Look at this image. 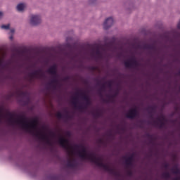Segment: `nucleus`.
Returning a JSON list of instances; mask_svg holds the SVG:
<instances>
[{"label":"nucleus","instance_id":"a19ab883","mask_svg":"<svg viewBox=\"0 0 180 180\" xmlns=\"http://www.w3.org/2000/svg\"><path fill=\"white\" fill-rule=\"evenodd\" d=\"M174 180H180V177H176Z\"/></svg>","mask_w":180,"mask_h":180},{"label":"nucleus","instance_id":"c756f323","mask_svg":"<svg viewBox=\"0 0 180 180\" xmlns=\"http://www.w3.org/2000/svg\"><path fill=\"white\" fill-rule=\"evenodd\" d=\"M15 53H17V54L20 55V54H23V53H25V51H19L18 49H15Z\"/></svg>","mask_w":180,"mask_h":180},{"label":"nucleus","instance_id":"f257e3e1","mask_svg":"<svg viewBox=\"0 0 180 180\" xmlns=\"http://www.w3.org/2000/svg\"><path fill=\"white\" fill-rule=\"evenodd\" d=\"M58 144H60V147L67 150L70 154H74V151L71 150L82 148V150L77 151V155L81 160H89L91 162L96 164L97 167L103 168L104 171L113 175V176L115 177V180H123V179H122V174H120L119 171L113 167H110L109 165L103 163V159L102 158L96 157L94 153H88L86 147H85L84 144L75 145L74 147H72L70 145V141L63 136H60L59 139Z\"/></svg>","mask_w":180,"mask_h":180},{"label":"nucleus","instance_id":"9b49d317","mask_svg":"<svg viewBox=\"0 0 180 180\" xmlns=\"http://www.w3.org/2000/svg\"><path fill=\"white\" fill-rule=\"evenodd\" d=\"M47 72H49V74H51L52 77H57V75H58L57 73V65H53L51 68L48 69Z\"/></svg>","mask_w":180,"mask_h":180},{"label":"nucleus","instance_id":"bb28decb","mask_svg":"<svg viewBox=\"0 0 180 180\" xmlns=\"http://www.w3.org/2000/svg\"><path fill=\"white\" fill-rule=\"evenodd\" d=\"M127 176H133V170H131V168H127Z\"/></svg>","mask_w":180,"mask_h":180},{"label":"nucleus","instance_id":"473e14b6","mask_svg":"<svg viewBox=\"0 0 180 180\" xmlns=\"http://www.w3.org/2000/svg\"><path fill=\"white\" fill-rule=\"evenodd\" d=\"M96 81L97 82L98 86H101V81H99V79H96Z\"/></svg>","mask_w":180,"mask_h":180},{"label":"nucleus","instance_id":"4be33fe9","mask_svg":"<svg viewBox=\"0 0 180 180\" xmlns=\"http://www.w3.org/2000/svg\"><path fill=\"white\" fill-rule=\"evenodd\" d=\"M162 178H163V179H171V174H169V172H166L162 174Z\"/></svg>","mask_w":180,"mask_h":180},{"label":"nucleus","instance_id":"58836bf2","mask_svg":"<svg viewBox=\"0 0 180 180\" xmlns=\"http://www.w3.org/2000/svg\"><path fill=\"white\" fill-rule=\"evenodd\" d=\"M63 79H64V81H68V79H70V77H66Z\"/></svg>","mask_w":180,"mask_h":180},{"label":"nucleus","instance_id":"1a4fd4ad","mask_svg":"<svg viewBox=\"0 0 180 180\" xmlns=\"http://www.w3.org/2000/svg\"><path fill=\"white\" fill-rule=\"evenodd\" d=\"M113 23H115V21L113 20V18L112 17L107 18L103 23V27L105 30H108L109 27L113 26Z\"/></svg>","mask_w":180,"mask_h":180},{"label":"nucleus","instance_id":"37998d69","mask_svg":"<svg viewBox=\"0 0 180 180\" xmlns=\"http://www.w3.org/2000/svg\"><path fill=\"white\" fill-rule=\"evenodd\" d=\"M110 136H112V134H111V133L110 134Z\"/></svg>","mask_w":180,"mask_h":180},{"label":"nucleus","instance_id":"9d476101","mask_svg":"<svg viewBox=\"0 0 180 180\" xmlns=\"http://www.w3.org/2000/svg\"><path fill=\"white\" fill-rule=\"evenodd\" d=\"M137 49H143V50H152L153 51H155V46L154 44H145L143 45L138 44L136 46Z\"/></svg>","mask_w":180,"mask_h":180},{"label":"nucleus","instance_id":"cd10ccee","mask_svg":"<svg viewBox=\"0 0 180 180\" xmlns=\"http://www.w3.org/2000/svg\"><path fill=\"white\" fill-rule=\"evenodd\" d=\"M1 27L2 29H4L5 30H8L9 27H11V25L9 24L5 25H3L1 26Z\"/></svg>","mask_w":180,"mask_h":180},{"label":"nucleus","instance_id":"7ed1b4c3","mask_svg":"<svg viewBox=\"0 0 180 180\" xmlns=\"http://www.w3.org/2000/svg\"><path fill=\"white\" fill-rule=\"evenodd\" d=\"M76 95H80L82 96V99L85 101L84 105H79L77 106V104L78 103V98L73 97L72 98V105L75 106L76 109H78L80 110V112H84V110H86L91 105H92V101H91V98H89V96L86 95L85 93H76Z\"/></svg>","mask_w":180,"mask_h":180},{"label":"nucleus","instance_id":"423d86ee","mask_svg":"<svg viewBox=\"0 0 180 180\" xmlns=\"http://www.w3.org/2000/svg\"><path fill=\"white\" fill-rule=\"evenodd\" d=\"M30 77V81H32L33 78H43L44 77V73H43V71L41 70H34V72L29 74Z\"/></svg>","mask_w":180,"mask_h":180},{"label":"nucleus","instance_id":"20e7f679","mask_svg":"<svg viewBox=\"0 0 180 180\" xmlns=\"http://www.w3.org/2000/svg\"><path fill=\"white\" fill-rule=\"evenodd\" d=\"M126 68H137L140 67V63L136 60V57L132 56L129 60L124 62Z\"/></svg>","mask_w":180,"mask_h":180},{"label":"nucleus","instance_id":"f03ea898","mask_svg":"<svg viewBox=\"0 0 180 180\" xmlns=\"http://www.w3.org/2000/svg\"><path fill=\"white\" fill-rule=\"evenodd\" d=\"M6 116H9L8 122L10 123L20 124L22 129L26 130L28 133H31V134H33V136H35V137L41 140V141H44L48 146H53V142H51V140L49 138L47 134L43 133L41 131H38L37 124H39V120L37 118L33 119L29 124V122H27V117H26L25 115H18L19 119L17 120H15V115L11 112H8Z\"/></svg>","mask_w":180,"mask_h":180},{"label":"nucleus","instance_id":"4468645a","mask_svg":"<svg viewBox=\"0 0 180 180\" xmlns=\"http://www.w3.org/2000/svg\"><path fill=\"white\" fill-rule=\"evenodd\" d=\"M78 165L77 163V160L75 159L72 158L68 160L67 167L69 168H76V167Z\"/></svg>","mask_w":180,"mask_h":180},{"label":"nucleus","instance_id":"72a5a7b5","mask_svg":"<svg viewBox=\"0 0 180 180\" xmlns=\"http://www.w3.org/2000/svg\"><path fill=\"white\" fill-rule=\"evenodd\" d=\"M107 84H108L109 88H112V82H107Z\"/></svg>","mask_w":180,"mask_h":180},{"label":"nucleus","instance_id":"393cba45","mask_svg":"<svg viewBox=\"0 0 180 180\" xmlns=\"http://www.w3.org/2000/svg\"><path fill=\"white\" fill-rule=\"evenodd\" d=\"M105 88H106V86H105V84H103L101 85V87L98 90V94L100 95V96H102V91H105Z\"/></svg>","mask_w":180,"mask_h":180},{"label":"nucleus","instance_id":"f8f14e48","mask_svg":"<svg viewBox=\"0 0 180 180\" xmlns=\"http://www.w3.org/2000/svg\"><path fill=\"white\" fill-rule=\"evenodd\" d=\"M123 160H124V164H125V167L126 168H133V167L134 166V164L133 162V160H131L130 158H127L126 156H124Z\"/></svg>","mask_w":180,"mask_h":180},{"label":"nucleus","instance_id":"6e6552de","mask_svg":"<svg viewBox=\"0 0 180 180\" xmlns=\"http://www.w3.org/2000/svg\"><path fill=\"white\" fill-rule=\"evenodd\" d=\"M41 18L39 17V15H32L31 16L30 24L32 26H37V25H39V23H41Z\"/></svg>","mask_w":180,"mask_h":180},{"label":"nucleus","instance_id":"c9c22d12","mask_svg":"<svg viewBox=\"0 0 180 180\" xmlns=\"http://www.w3.org/2000/svg\"><path fill=\"white\" fill-rule=\"evenodd\" d=\"M51 136H52V137H56V134L53 132H50Z\"/></svg>","mask_w":180,"mask_h":180},{"label":"nucleus","instance_id":"5701e85b","mask_svg":"<svg viewBox=\"0 0 180 180\" xmlns=\"http://www.w3.org/2000/svg\"><path fill=\"white\" fill-rule=\"evenodd\" d=\"M172 172L176 175L180 174V170L179 168H178V166H175L174 168H172Z\"/></svg>","mask_w":180,"mask_h":180},{"label":"nucleus","instance_id":"c85d7f7f","mask_svg":"<svg viewBox=\"0 0 180 180\" xmlns=\"http://www.w3.org/2000/svg\"><path fill=\"white\" fill-rule=\"evenodd\" d=\"M2 117H4V110L0 108V119H2Z\"/></svg>","mask_w":180,"mask_h":180},{"label":"nucleus","instance_id":"dca6fc26","mask_svg":"<svg viewBox=\"0 0 180 180\" xmlns=\"http://www.w3.org/2000/svg\"><path fill=\"white\" fill-rule=\"evenodd\" d=\"M9 65H11V62L4 64V60L0 59V70H6L9 68Z\"/></svg>","mask_w":180,"mask_h":180},{"label":"nucleus","instance_id":"6ab92c4d","mask_svg":"<svg viewBox=\"0 0 180 180\" xmlns=\"http://www.w3.org/2000/svg\"><path fill=\"white\" fill-rule=\"evenodd\" d=\"M53 79L51 81L50 84L53 85H58V84H60V82H58V79H57L58 77V75H57L56 77L53 76Z\"/></svg>","mask_w":180,"mask_h":180},{"label":"nucleus","instance_id":"ddd939ff","mask_svg":"<svg viewBox=\"0 0 180 180\" xmlns=\"http://www.w3.org/2000/svg\"><path fill=\"white\" fill-rule=\"evenodd\" d=\"M65 115H63V113L58 112L56 113V117L58 119H66V120H68V119H71V115L69 114L68 111H65Z\"/></svg>","mask_w":180,"mask_h":180},{"label":"nucleus","instance_id":"2eb2a0df","mask_svg":"<svg viewBox=\"0 0 180 180\" xmlns=\"http://www.w3.org/2000/svg\"><path fill=\"white\" fill-rule=\"evenodd\" d=\"M119 95V90H117L114 94L108 96V100H103L104 102H114L115 98Z\"/></svg>","mask_w":180,"mask_h":180},{"label":"nucleus","instance_id":"b1692460","mask_svg":"<svg viewBox=\"0 0 180 180\" xmlns=\"http://www.w3.org/2000/svg\"><path fill=\"white\" fill-rule=\"evenodd\" d=\"M18 95H19L21 98H26V96H27V92H26V91H18Z\"/></svg>","mask_w":180,"mask_h":180},{"label":"nucleus","instance_id":"2f4dec72","mask_svg":"<svg viewBox=\"0 0 180 180\" xmlns=\"http://www.w3.org/2000/svg\"><path fill=\"white\" fill-rule=\"evenodd\" d=\"M127 158H130L131 160H132L133 162H134V153H133L132 155H131L129 157H128Z\"/></svg>","mask_w":180,"mask_h":180},{"label":"nucleus","instance_id":"ea45409f","mask_svg":"<svg viewBox=\"0 0 180 180\" xmlns=\"http://www.w3.org/2000/svg\"><path fill=\"white\" fill-rule=\"evenodd\" d=\"M11 33H15V30L14 29H11Z\"/></svg>","mask_w":180,"mask_h":180},{"label":"nucleus","instance_id":"a878e982","mask_svg":"<svg viewBox=\"0 0 180 180\" xmlns=\"http://www.w3.org/2000/svg\"><path fill=\"white\" fill-rule=\"evenodd\" d=\"M93 116H94V117H101V116H102V112L99 110H97L95 112L92 113Z\"/></svg>","mask_w":180,"mask_h":180},{"label":"nucleus","instance_id":"79ce46f5","mask_svg":"<svg viewBox=\"0 0 180 180\" xmlns=\"http://www.w3.org/2000/svg\"><path fill=\"white\" fill-rule=\"evenodd\" d=\"M53 88H56V85H53Z\"/></svg>","mask_w":180,"mask_h":180},{"label":"nucleus","instance_id":"4c0bfd02","mask_svg":"<svg viewBox=\"0 0 180 180\" xmlns=\"http://www.w3.org/2000/svg\"><path fill=\"white\" fill-rule=\"evenodd\" d=\"M3 16H4V13L0 11V19H2Z\"/></svg>","mask_w":180,"mask_h":180},{"label":"nucleus","instance_id":"e433bc0d","mask_svg":"<svg viewBox=\"0 0 180 180\" xmlns=\"http://www.w3.org/2000/svg\"><path fill=\"white\" fill-rule=\"evenodd\" d=\"M91 70H92V71H95V70H96V67L92 66V67L91 68Z\"/></svg>","mask_w":180,"mask_h":180},{"label":"nucleus","instance_id":"a211bd4d","mask_svg":"<svg viewBox=\"0 0 180 180\" xmlns=\"http://www.w3.org/2000/svg\"><path fill=\"white\" fill-rule=\"evenodd\" d=\"M96 51H95V54L97 57V58H98V60H101V58H102V53H101V51L99 50V46H96Z\"/></svg>","mask_w":180,"mask_h":180},{"label":"nucleus","instance_id":"aec40b11","mask_svg":"<svg viewBox=\"0 0 180 180\" xmlns=\"http://www.w3.org/2000/svg\"><path fill=\"white\" fill-rule=\"evenodd\" d=\"M146 137L149 139L150 144H154V141L155 140V138H154V136L150 134H146Z\"/></svg>","mask_w":180,"mask_h":180},{"label":"nucleus","instance_id":"f704fd0d","mask_svg":"<svg viewBox=\"0 0 180 180\" xmlns=\"http://www.w3.org/2000/svg\"><path fill=\"white\" fill-rule=\"evenodd\" d=\"M98 143L100 144H103V139H98Z\"/></svg>","mask_w":180,"mask_h":180},{"label":"nucleus","instance_id":"f3484780","mask_svg":"<svg viewBox=\"0 0 180 180\" xmlns=\"http://www.w3.org/2000/svg\"><path fill=\"white\" fill-rule=\"evenodd\" d=\"M155 106H149L146 108V110L149 112V114L150 115V117L153 118L152 113H154L155 112Z\"/></svg>","mask_w":180,"mask_h":180},{"label":"nucleus","instance_id":"0eeeda50","mask_svg":"<svg viewBox=\"0 0 180 180\" xmlns=\"http://www.w3.org/2000/svg\"><path fill=\"white\" fill-rule=\"evenodd\" d=\"M139 113L137 108H132L127 112L126 117H127V119H136V117H139Z\"/></svg>","mask_w":180,"mask_h":180},{"label":"nucleus","instance_id":"39448f33","mask_svg":"<svg viewBox=\"0 0 180 180\" xmlns=\"http://www.w3.org/2000/svg\"><path fill=\"white\" fill-rule=\"evenodd\" d=\"M166 121H167V120H165V117H164L162 115L160 117H158V122L153 121V124H154V126L159 127V129H164V127H165V122Z\"/></svg>","mask_w":180,"mask_h":180},{"label":"nucleus","instance_id":"412c9836","mask_svg":"<svg viewBox=\"0 0 180 180\" xmlns=\"http://www.w3.org/2000/svg\"><path fill=\"white\" fill-rule=\"evenodd\" d=\"M26 7V4H19L17 6V11H18V12H22L23 11V9H25V8Z\"/></svg>","mask_w":180,"mask_h":180},{"label":"nucleus","instance_id":"7c9ffc66","mask_svg":"<svg viewBox=\"0 0 180 180\" xmlns=\"http://www.w3.org/2000/svg\"><path fill=\"white\" fill-rule=\"evenodd\" d=\"M163 167H164V168H165V169H168V168H169V164H168V163H165V164L163 165Z\"/></svg>","mask_w":180,"mask_h":180}]
</instances>
